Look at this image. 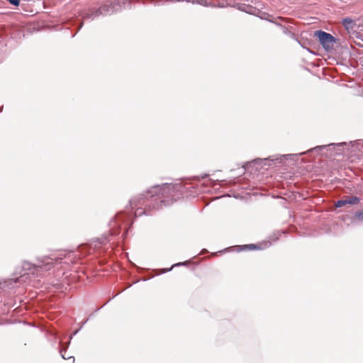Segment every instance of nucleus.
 <instances>
[{"label": "nucleus", "mask_w": 363, "mask_h": 363, "mask_svg": "<svg viewBox=\"0 0 363 363\" xmlns=\"http://www.w3.org/2000/svg\"><path fill=\"white\" fill-rule=\"evenodd\" d=\"M347 204L350 205H356L358 204L360 201V199L357 196H351V197H347L345 199Z\"/></svg>", "instance_id": "9"}, {"label": "nucleus", "mask_w": 363, "mask_h": 363, "mask_svg": "<svg viewBox=\"0 0 363 363\" xmlns=\"http://www.w3.org/2000/svg\"><path fill=\"white\" fill-rule=\"evenodd\" d=\"M18 281V279H14V282H17Z\"/></svg>", "instance_id": "22"}, {"label": "nucleus", "mask_w": 363, "mask_h": 363, "mask_svg": "<svg viewBox=\"0 0 363 363\" xmlns=\"http://www.w3.org/2000/svg\"><path fill=\"white\" fill-rule=\"evenodd\" d=\"M60 354H61V356H62V357L63 359H72V360H73V361H74V358L73 357H72V356H69V357H65V353H63V350H60Z\"/></svg>", "instance_id": "16"}, {"label": "nucleus", "mask_w": 363, "mask_h": 363, "mask_svg": "<svg viewBox=\"0 0 363 363\" xmlns=\"http://www.w3.org/2000/svg\"><path fill=\"white\" fill-rule=\"evenodd\" d=\"M118 5V4L116 3V0L108 1L102 4L99 9H91L89 10L83 16V18L84 20H94L95 18L99 17L101 15L111 14L117 10L116 6Z\"/></svg>", "instance_id": "4"}, {"label": "nucleus", "mask_w": 363, "mask_h": 363, "mask_svg": "<svg viewBox=\"0 0 363 363\" xmlns=\"http://www.w3.org/2000/svg\"><path fill=\"white\" fill-rule=\"evenodd\" d=\"M96 242H99V245H104V244L106 243V238H99V239H97ZM94 246L96 247H98V243H96Z\"/></svg>", "instance_id": "14"}, {"label": "nucleus", "mask_w": 363, "mask_h": 363, "mask_svg": "<svg viewBox=\"0 0 363 363\" xmlns=\"http://www.w3.org/2000/svg\"><path fill=\"white\" fill-rule=\"evenodd\" d=\"M125 230L124 231V233H123V237H125L126 236L127 233H128V228L125 226Z\"/></svg>", "instance_id": "19"}, {"label": "nucleus", "mask_w": 363, "mask_h": 363, "mask_svg": "<svg viewBox=\"0 0 363 363\" xmlns=\"http://www.w3.org/2000/svg\"><path fill=\"white\" fill-rule=\"evenodd\" d=\"M345 205H347L345 199H342V200H339V201H337L335 203V206L337 208H340V207L344 206Z\"/></svg>", "instance_id": "13"}, {"label": "nucleus", "mask_w": 363, "mask_h": 363, "mask_svg": "<svg viewBox=\"0 0 363 363\" xmlns=\"http://www.w3.org/2000/svg\"><path fill=\"white\" fill-rule=\"evenodd\" d=\"M184 189L182 182L157 185L149 189L145 194L131 199L130 205L132 208H137L135 216H141L148 214V210L172 204L184 194Z\"/></svg>", "instance_id": "1"}, {"label": "nucleus", "mask_w": 363, "mask_h": 363, "mask_svg": "<svg viewBox=\"0 0 363 363\" xmlns=\"http://www.w3.org/2000/svg\"><path fill=\"white\" fill-rule=\"evenodd\" d=\"M281 29H282V32H283L284 34H286V35H288V34H291V32H290V31H289L286 28H285V27H282V26H281Z\"/></svg>", "instance_id": "18"}, {"label": "nucleus", "mask_w": 363, "mask_h": 363, "mask_svg": "<svg viewBox=\"0 0 363 363\" xmlns=\"http://www.w3.org/2000/svg\"><path fill=\"white\" fill-rule=\"evenodd\" d=\"M264 245H265V246H264V247H269V246H270V245H271V242H269V241H267V242H266L264 243Z\"/></svg>", "instance_id": "20"}, {"label": "nucleus", "mask_w": 363, "mask_h": 363, "mask_svg": "<svg viewBox=\"0 0 363 363\" xmlns=\"http://www.w3.org/2000/svg\"><path fill=\"white\" fill-rule=\"evenodd\" d=\"M349 145L347 143H330L328 145H318L315 147L311 148L306 152H300L298 154H288L284 155L281 157H277L274 156L269 157L268 158H266L264 160V161H277V162L280 163L281 162L282 157H285L286 159H290V160H295L298 158V155H302L306 153L309 152H315L318 154L320 152V151L326 150L327 151H330L329 156H335V155H341L345 154V148ZM263 162V160L262 159H257L255 160L250 162H248L246 164V165L244 167L245 170L249 171L250 169L255 164L262 165V163Z\"/></svg>", "instance_id": "2"}, {"label": "nucleus", "mask_w": 363, "mask_h": 363, "mask_svg": "<svg viewBox=\"0 0 363 363\" xmlns=\"http://www.w3.org/2000/svg\"><path fill=\"white\" fill-rule=\"evenodd\" d=\"M130 218L131 215L124 216L122 213L118 214L109 223L111 234L117 235L121 228V224L129 222Z\"/></svg>", "instance_id": "6"}, {"label": "nucleus", "mask_w": 363, "mask_h": 363, "mask_svg": "<svg viewBox=\"0 0 363 363\" xmlns=\"http://www.w3.org/2000/svg\"><path fill=\"white\" fill-rule=\"evenodd\" d=\"M342 23L347 30H353L356 26V22L351 18L347 17L342 20Z\"/></svg>", "instance_id": "8"}, {"label": "nucleus", "mask_w": 363, "mask_h": 363, "mask_svg": "<svg viewBox=\"0 0 363 363\" xmlns=\"http://www.w3.org/2000/svg\"><path fill=\"white\" fill-rule=\"evenodd\" d=\"M189 264V262L188 261H186V262H179V263H177V264H173L169 269H164V272H169L170 270H172V268H174V267H179V266H186Z\"/></svg>", "instance_id": "10"}, {"label": "nucleus", "mask_w": 363, "mask_h": 363, "mask_svg": "<svg viewBox=\"0 0 363 363\" xmlns=\"http://www.w3.org/2000/svg\"><path fill=\"white\" fill-rule=\"evenodd\" d=\"M169 2H181V1H186V2H191L194 4L196 2L195 0H167Z\"/></svg>", "instance_id": "15"}, {"label": "nucleus", "mask_w": 363, "mask_h": 363, "mask_svg": "<svg viewBox=\"0 0 363 363\" xmlns=\"http://www.w3.org/2000/svg\"><path fill=\"white\" fill-rule=\"evenodd\" d=\"M315 35L325 50H329L333 48L336 39L331 34L320 30L315 31Z\"/></svg>", "instance_id": "5"}, {"label": "nucleus", "mask_w": 363, "mask_h": 363, "mask_svg": "<svg viewBox=\"0 0 363 363\" xmlns=\"http://www.w3.org/2000/svg\"><path fill=\"white\" fill-rule=\"evenodd\" d=\"M355 218L360 222H363V210L357 211L354 214Z\"/></svg>", "instance_id": "11"}, {"label": "nucleus", "mask_w": 363, "mask_h": 363, "mask_svg": "<svg viewBox=\"0 0 363 363\" xmlns=\"http://www.w3.org/2000/svg\"><path fill=\"white\" fill-rule=\"evenodd\" d=\"M8 1L13 6H18L20 4V0H8Z\"/></svg>", "instance_id": "17"}, {"label": "nucleus", "mask_w": 363, "mask_h": 363, "mask_svg": "<svg viewBox=\"0 0 363 363\" xmlns=\"http://www.w3.org/2000/svg\"><path fill=\"white\" fill-rule=\"evenodd\" d=\"M77 332H78L77 330L74 331V332L73 333V334H72V335H71L70 338H72V337H73L74 335H75L77 333Z\"/></svg>", "instance_id": "21"}, {"label": "nucleus", "mask_w": 363, "mask_h": 363, "mask_svg": "<svg viewBox=\"0 0 363 363\" xmlns=\"http://www.w3.org/2000/svg\"><path fill=\"white\" fill-rule=\"evenodd\" d=\"M242 250L248 249V250H255V249H262L260 247H258L256 245L250 244L242 246Z\"/></svg>", "instance_id": "12"}, {"label": "nucleus", "mask_w": 363, "mask_h": 363, "mask_svg": "<svg viewBox=\"0 0 363 363\" xmlns=\"http://www.w3.org/2000/svg\"><path fill=\"white\" fill-rule=\"evenodd\" d=\"M59 259H62V258L44 256L38 258L35 264L23 262L22 267L24 270L33 269V274L40 276L43 272L50 271L54 267L55 262H58Z\"/></svg>", "instance_id": "3"}, {"label": "nucleus", "mask_w": 363, "mask_h": 363, "mask_svg": "<svg viewBox=\"0 0 363 363\" xmlns=\"http://www.w3.org/2000/svg\"><path fill=\"white\" fill-rule=\"evenodd\" d=\"M238 9L240 11H244L245 13H247L249 14H252L254 16H258L260 13V11L259 9H257V8L253 7L252 6H250V5L245 4H239L238 6Z\"/></svg>", "instance_id": "7"}]
</instances>
